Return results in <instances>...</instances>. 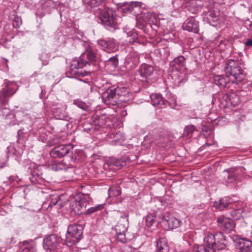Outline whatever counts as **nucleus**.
Returning a JSON list of instances; mask_svg holds the SVG:
<instances>
[{"mask_svg":"<svg viewBox=\"0 0 252 252\" xmlns=\"http://www.w3.org/2000/svg\"><path fill=\"white\" fill-rule=\"evenodd\" d=\"M116 97L115 90H110L109 92L105 93L103 95V99L104 103L107 104H114V99Z\"/></svg>","mask_w":252,"mask_h":252,"instance_id":"obj_13","label":"nucleus"},{"mask_svg":"<svg viewBox=\"0 0 252 252\" xmlns=\"http://www.w3.org/2000/svg\"><path fill=\"white\" fill-rule=\"evenodd\" d=\"M227 178L229 182H233L236 179L238 174L235 173V171L232 169L229 170L228 172Z\"/></svg>","mask_w":252,"mask_h":252,"instance_id":"obj_25","label":"nucleus"},{"mask_svg":"<svg viewBox=\"0 0 252 252\" xmlns=\"http://www.w3.org/2000/svg\"><path fill=\"white\" fill-rule=\"evenodd\" d=\"M126 101V99H121L120 100V101H121V102H124V101Z\"/></svg>","mask_w":252,"mask_h":252,"instance_id":"obj_41","label":"nucleus"},{"mask_svg":"<svg viewBox=\"0 0 252 252\" xmlns=\"http://www.w3.org/2000/svg\"><path fill=\"white\" fill-rule=\"evenodd\" d=\"M226 239L223 233L219 232L215 234L208 233L204 239V243L209 244L216 249L222 250L225 247Z\"/></svg>","mask_w":252,"mask_h":252,"instance_id":"obj_4","label":"nucleus"},{"mask_svg":"<svg viewBox=\"0 0 252 252\" xmlns=\"http://www.w3.org/2000/svg\"><path fill=\"white\" fill-rule=\"evenodd\" d=\"M205 245H195L193 247V251L196 252H215V248L209 244Z\"/></svg>","mask_w":252,"mask_h":252,"instance_id":"obj_15","label":"nucleus"},{"mask_svg":"<svg viewBox=\"0 0 252 252\" xmlns=\"http://www.w3.org/2000/svg\"><path fill=\"white\" fill-rule=\"evenodd\" d=\"M69 201L71 211L78 215L83 212L87 205L86 196L81 193L71 196Z\"/></svg>","mask_w":252,"mask_h":252,"instance_id":"obj_3","label":"nucleus"},{"mask_svg":"<svg viewBox=\"0 0 252 252\" xmlns=\"http://www.w3.org/2000/svg\"><path fill=\"white\" fill-rule=\"evenodd\" d=\"M227 77L233 83L241 82L244 78L241 67L238 62L234 60L228 61L225 68Z\"/></svg>","mask_w":252,"mask_h":252,"instance_id":"obj_1","label":"nucleus"},{"mask_svg":"<svg viewBox=\"0 0 252 252\" xmlns=\"http://www.w3.org/2000/svg\"><path fill=\"white\" fill-rule=\"evenodd\" d=\"M243 211L241 209H237V210L234 211L231 213V216L235 219L240 220L241 219V218L243 217Z\"/></svg>","mask_w":252,"mask_h":252,"instance_id":"obj_26","label":"nucleus"},{"mask_svg":"<svg viewBox=\"0 0 252 252\" xmlns=\"http://www.w3.org/2000/svg\"><path fill=\"white\" fill-rule=\"evenodd\" d=\"M22 252H33V249L30 245L27 244L23 248Z\"/></svg>","mask_w":252,"mask_h":252,"instance_id":"obj_34","label":"nucleus"},{"mask_svg":"<svg viewBox=\"0 0 252 252\" xmlns=\"http://www.w3.org/2000/svg\"><path fill=\"white\" fill-rule=\"evenodd\" d=\"M185 59L183 57H179L174 60L172 62L176 69H181V67L184 65Z\"/></svg>","mask_w":252,"mask_h":252,"instance_id":"obj_21","label":"nucleus"},{"mask_svg":"<svg viewBox=\"0 0 252 252\" xmlns=\"http://www.w3.org/2000/svg\"><path fill=\"white\" fill-rule=\"evenodd\" d=\"M123 96L126 97L129 96V92L127 89H124L122 91V94H121V97Z\"/></svg>","mask_w":252,"mask_h":252,"instance_id":"obj_36","label":"nucleus"},{"mask_svg":"<svg viewBox=\"0 0 252 252\" xmlns=\"http://www.w3.org/2000/svg\"><path fill=\"white\" fill-rule=\"evenodd\" d=\"M245 44L247 46L251 47L252 46V39H248L245 43Z\"/></svg>","mask_w":252,"mask_h":252,"instance_id":"obj_38","label":"nucleus"},{"mask_svg":"<svg viewBox=\"0 0 252 252\" xmlns=\"http://www.w3.org/2000/svg\"><path fill=\"white\" fill-rule=\"evenodd\" d=\"M230 94H224L221 99V103L224 106V104L226 103L227 101H229Z\"/></svg>","mask_w":252,"mask_h":252,"instance_id":"obj_32","label":"nucleus"},{"mask_svg":"<svg viewBox=\"0 0 252 252\" xmlns=\"http://www.w3.org/2000/svg\"><path fill=\"white\" fill-rule=\"evenodd\" d=\"M110 63H112L114 65H116L118 63V58L116 57H113L108 61Z\"/></svg>","mask_w":252,"mask_h":252,"instance_id":"obj_35","label":"nucleus"},{"mask_svg":"<svg viewBox=\"0 0 252 252\" xmlns=\"http://www.w3.org/2000/svg\"><path fill=\"white\" fill-rule=\"evenodd\" d=\"M82 234V227L79 225H70L69 226L66 235V241L73 243L79 241Z\"/></svg>","mask_w":252,"mask_h":252,"instance_id":"obj_5","label":"nucleus"},{"mask_svg":"<svg viewBox=\"0 0 252 252\" xmlns=\"http://www.w3.org/2000/svg\"><path fill=\"white\" fill-rule=\"evenodd\" d=\"M88 3L91 6L95 7V6H96V0H90V1L88 2Z\"/></svg>","mask_w":252,"mask_h":252,"instance_id":"obj_37","label":"nucleus"},{"mask_svg":"<svg viewBox=\"0 0 252 252\" xmlns=\"http://www.w3.org/2000/svg\"><path fill=\"white\" fill-rule=\"evenodd\" d=\"M72 148V147L70 145H61L55 147L51 152V155L54 158H61L68 154Z\"/></svg>","mask_w":252,"mask_h":252,"instance_id":"obj_9","label":"nucleus"},{"mask_svg":"<svg viewBox=\"0 0 252 252\" xmlns=\"http://www.w3.org/2000/svg\"><path fill=\"white\" fill-rule=\"evenodd\" d=\"M100 18L104 25L110 27H115L116 21L112 10L105 9L102 11L100 14Z\"/></svg>","mask_w":252,"mask_h":252,"instance_id":"obj_6","label":"nucleus"},{"mask_svg":"<svg viewBox=\"0 0 252 252\" xmlns=\"http://www.w3.org/2000/svg\"><path fill=\"white\" fill-rule=\"evenodd\" d=\"M68 167L69 166L61 162L55 163L52 166V169L55 171L66 170Z\"/></svg>","mask_w":252,"mask_h":252,"instance_id":"obj_22","label":"nucleus"},{"mask_svg":"<svg viewBox=\"0 0 252 252\" xmlns=\"http://www.w3.org/2000/svg\"><path fill=\"white\" fill-rule=\"evenodd\" d=\"M153 67L146 64H142L139 69L141 76L146 78L150 76L153 73Z\"/></svg>","mask_w":252,"mask_h":252,"instance_id":"obj_14","label":"nucleus"},{"mask_svg":"<svg viewBox=\"0 0 252 252\" xmlns=\"http://www.w3.org/2000/svg\"><path fill=\"white\" fill-rule=\"evenodd\" d=\"M133 6L129 3L124 4L121 9L124 13L130 12L132 11Z\"/></svg>","mask_w":252,"mask_h":252,"instance_id":"obj_31","label":"nucleus"},{"mask_svg":"<svg viewBox=\"0 0 252 252\" xmlns=\"http://www.w3.org/2000/svg\"><path fill=\"white\" fill-rule=\"evenodd\" d=\"M128 219L127 216L125 215L121 217L120 220L116 226V230L117 233V238L118 241L122 243H126L133 237V235L129 232L126 233L128 228Z\"/></svg>","mask_w":252,"mask_h":252,"instance_id":"obj_2","label":"nucleus"},{"mask_svg":"<svg viewBox=\"0 0 252 252\" xmlns=\"http://www.w3.org/2000/svg\"><path fill=\"white\" fill-rule=\"evenodd\" d=\"M103 208V205L99 204L95 207H91V208H89L87 211V213L88 214L93 213L97 211L100 210L102 209Z\"/></svg>","mask_w":252,"mask_h":252,"instance_id":"obj_30","label":"nucleus"},{"mask_svg":"<svg viewBox=\"0 0 252 252\" xmlns=\"http://www.w3.org/2000/svg\"><path fill=\"white\" fill-rule=\"evenodd\" d=\"M215 82L217 85L224 86L226 82L222 76H216L214 78Z\"/></svg>","mask_w":252,"mask_h":252,"instance_id":"obj_24","label":"nucleus"},{"mask_svg":"<svg viewBox=\"0 0 252 252\" xmlns=\"http://www.w3.org/2000/svg\"><path fill=\"white\" fill-rule=\"evenodd\" d=\"M239 102L238 97L237 95L234 93L230 94L229 101H227L226 103L224 104L225 107H230L231 105H236Z\"/></svg>","mask_w":252,"mask_h":252,"instance_id":"obj_20","label":"nucleus"},{"mask_svg":"<svg viewBox=\"0 0 252 252\" xmlns=\"http://www.w3.org/2000/svg\"><path fill=\"white\" fill-rule=\"evenodd\" d=\"M169 103V105L172 107V108H174V106H175V102H174V100H173V102H172V100H171V101H169L168 102Z\"/></svg>","mask_w":252,"mask_h":252,"instance_id":"obj_39","label":"nucleus"},{"mask_svg":"<svg viewBox=\"0 0 252 252\" xmlns=\"http://www.w3.org/2000/svg\"><path fill=\"white\" fill-rule=\"evenodd\" d=\"M120 193V190L118 187H112L109 190V194L110 196L112 195L116 196L119 195Z\"/></svg>","mask_w":252,"mask_h":252,"instance_id":"obj_27","label":"nucleus"},{"mask_svg":"<svg viewBox=\"0 0 252 252\" xmlns=\"http://www.w3.org/2000/svg\"><path fill=\"white\" fill-rule=\"evenodd\" d=\"M168 246L166 241L163 239H159L157 242V252H168Z\"/></svg>","mask_w":252,"mask_h":252,"instance_id":"obj_19","label":"nucleus"},{"mask_svg":"<svg viewBox=\"0 0 252 252\" xmlns=\"http://www.w3.org/2000/svg\"><path fill=\"white\" fill-rule=\"evenodd\" d=\"M99 43L104 48H112L111 45L110 43H108L105 40H101L99 41Z\"/></svg>","mask_w":252,"mask_h":252,"instance_id":"obj_33","label":"nucleus"},{"mask_svg":"<svg viewBox=\"0 0 252 252\" xmlns=\"http://www.w3.org/2000/svg\"><path fill=\"white\" fill-rule=\"evenodd\" d=\"M203 135L206 137L207 136V134H205V133H207V131L206 130H203Z\"/></svg>","mask_w":252,"mask_h":252,"instance_id":"obj_40","label":"nucleus"},{"mask_svg":"<svg viewBox=\"0 0 252 252\" xmlns=\"http://www.w3.org/2000/svg\"><path fill=\"white\" fill-rule=\"evenodd\" d=\"M237 247L240 252H251L252 250V243L246 239L240 238L237 240Z\"/></svg>","mask_w":252,"mask_h":252,"instance_id":"obj_11","label":"nucleus"},{"mask_svg":"<svg viewBox=\"0 0 252 252\" xmlns=\"http://www.w3.org/2000/svg\"><path fill=\"white\" fill-rule=\"evenodd\" d=\"M60 239L55 235L48 236L44 240L45 249L53 250L57 248L59 244Z\"/></svg>","mask_w":252,"mask_h":252,"instance_id":"obj_10","label":"nucleus"},{"mask_svg":"<svg viewBox=\"0 0 252 252\" xmlns=\"http://www.w3.org/2000/svg\"><path fill=\"white\" fill-rule=\"evenodd\" d=\"M162 222L166 228L171 230L177 228L180 223V220L169 213L165 214L162 218Z\"/></svg>","mask_w":252,"mask_h":252,"instance_id":"obj_7","label":"nucleus"},{"mask_svg":"<svg viewBox=\"0 0 252 252\" xmlns=\"http://www.w3.org/2000/svg\"><path fill=\"white\" fill-rule=\"evenodd\" d=\"M229 199L227 197H223L218 201H215L214 206L219 210H223L229 204Z\"/></svg>","mask_w":252,"mask_h":252,"instance_id":"obj_17","label":"nucleus"},{"mask_svg":"<svg viewBox=\"0 0 252 252\" xmlns=\"http://www.w3.org/2000/svg\"><path fill=\"white\" fill-rule=\"evenodd\" d=\"M75 252H79L78 251H76Z\"/></svg>","mask_w":252,"mask_h":252,"instance_id":"obj_42","label":"nucleus"},{"mask_svg":"<svg viewBox=\"0 0 252 252\" xmlns=\"http://www.w3.org/2000/svg\"><path fill=\"white\" fill-rule=\"evenodd\" d=\"M152 102L153 105L161 106L164 105V101L161 95L159 94H152L151 95Z\"/></svg>","mask_w":252,"mask_h":252,"instance_id":"obj_18","label":"nucleus"},{"mask_svg":"<svg viewBox=\"0 0 252 252\" xmlns=\"http://www.w3.org/2000/svg\"><path fill=\"white\" fill-rule=\"evenodd\" d=\"M155 216L153 215H150L146 218V225L148 227H151L155 222Z\"/></svg>","mask_w":252,"mask_h":252,"instance_id":"obj_29","label":"nucleus"},{"mask_svg":"<svg viewBox=\"0 0 252 252\" xmlns=\"http://www.w3.org/2000/svg\"><path fill=\"white\" fill-rule=\"evenodd\" d=\"M217 222L220 227L223 228L228 232L233 230L235 225L232 220L224 216L219 217L217 219Z\"/></svg>","mask_w":252,"mask_h":252,"instance_id":"obj_8","label":"nucleus"},{"mask_svg":"<svg viewBox=\"0 0 252 252\" xmlns=\"http://www.w3.org/2000/svg\"><path fill=\"white\" fill-rule=\"evenodd\" d=\"M87 59L91 62L96 61V56L94 51L91 50H88L86 52Z\"/></svg>","mask_w":252,"mask_h":252,"instance_id":"obj_28","label":"nucleus"},{"mask_svg":"<svg viewBox=\"0 0 252 252\" xmlns=\"http://www.w3.org/2000/svg\"><path fill=\"white\" fill-rule=\"evenodd\" d=\"M195 127L193 126H189L185 127L183 133L184 136L191 137L192 133L194 131Z\"/></svg>","mask_w":252,"mask_h":252,"instance_id":"obj_23","label":"nucleus"},{"mask_svg":"<svg viewBox=\"0 0 252 252\" xmlns=\"http://www.w3.org/2000/svg\"><path fill=\"white\" fill-rule=\"evenodd\" d=\"M183 28L185 30L194 32H197L198 30L197 23H196L194 19L192 18L189 19L188 21L184 24Z\"/></svg>","mask_w":252,"mask_h":252,"instance_id":"obj_12","label":"nucleus"},{"mask_svg":"<svg viewBox=\"0 0 252 252\" xmlns=\"http://www.w3.org/2000/svg\"><path fill=\"white\" fill-rule=\"evenodd\" d=\"M65 200L66 198L64 195H58L52 199V201L49 205V207H52L53 206H55L56 204L59 205L60 207H62L65 204Z\"/></svg>","mask_w":252,"mask_h":252,"instance_id":"obj_16","label":"nucleus"}]
</instances>
